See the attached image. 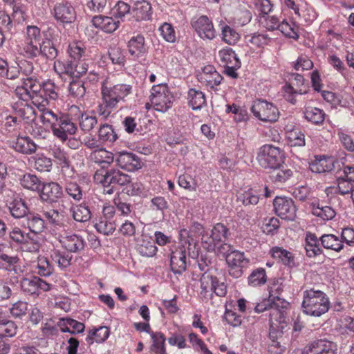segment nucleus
Masks as SVG:
<instances>
[{
  "mask_svg": "<svg viewBox=\"0 0 354 354\" xmlns=\"http://www.w3.org/2000/svg\"><path fill=\"white\" fill-rule=\"evenodd\" d=\"M59 241L66 250L71 253L82 252L86 245L84 239L81 235L75 233L60 235Z\"/></svg>",
  "mask_w": 354,
  "mask_h": 354,
  "instance_id": "nucleus-20",
  "label": "nucleus"
},
{
  "mask_svg": "<svg viewBox=\"0 0 354 354\" xmlns=\"http://www.w3.org/2000/svg\"><path fill=\"white\" fill-rule=\"evenodd\" d=\"M325 113L323 110L316 107H308L304 111L305 119L314 124H321L325 119Z\"/></svg>",
  "mask_w": 354,
  "mask_h": 354,
  "instance_id": "nucleus-45",
  "label": "nucleus"
},
{
  "mask_svg": "<svg viewBox=\"0 0 354 354\" xmlns=\"http://www.w3.org/2000/svg\"><path fill=\"white\" fill-rule=\"evenodd\" d=\"M0 268L8 272L10 276L19 277L24 271L22 261L17 255L0 254Z\"/></svg>",
  "mask_w": 354,
  "mask_h": 354,
  "instance_id": "nucleus-21",
  "label": "nucleus"
},
{
  "mask_svg": "<svg viewBox=\"0 0 354 354\" xmlns=\"http://www.w3.org/2000/svg\"><path fill=\"white\" fill-rule=\"evenodd\" d=\"M133 12L137 20H149L152 15L151 4L147 0L135 2Z\"/></svg>",
  "mask_w": 354,
  "mask_h": 354,
  "instance_id": "nucleus-32",
  "label": "nucleus"
},
{
  "mask_svg": "<svg viewBox=\"0 0 354 354\" xmlns=\"http://www.w3.org/2000/svg\"><path fill=\"white\" fill-rule=\"evenodd\" d=\"M152 344L151 351L156 354H166L165 337L160 332H152L150 334Z\"/></svg>",
  "mask_w": 354,
  "mask_h": 354,
  "instance_id": "nucleus-44",
  "label": "nucleus"
},
{
  "mask_svg": "<svg viewBox=\"0 0 354 354\" xmlns=\"http://www.w3.org/2000/svg\"><path fill=\"white\" fill-rule=\"evenodd\" d=\"M270 336L277 337L288 328V322L284 314L277 308L269 309Z\"/></svg>",
  "mask_w": 354,
  "mask_h": 354,
  "instance_id": "nucleus-17",
  "label": "nucleus"
},
{
  "mask_svg": "<svg viewBox=\"0 0 354 354\" xmlns=\"http://www.w3.org/2000/svg\"><path fill=\"white\" fill-rule=\"evenodd\" d=\"M42 84L35 77L23 78L22 85L15 89V95L20 100H31L40 113L47 111V101L41 95Z\"/></svg>",
  "mask_w": 354,
  "mask_h": 354,
  "instance_id": "nucleus-5",
  "label": "nucleus"
},
{
  "mask_svg": "<svg viewBox=\"0 0 354 354\" xmlns=\"http://www.w3.org/2000/svg\"><path fill=\"white\" fill-rule=\"evenodd\" d=\"M12 196V200L8 202V207L11 215L16 218L24 217L28 212L26 203L19 196H15V194Z\"/></svg>",
  "mask_w": 354,
  "mask_h": 354,
  "instance_id": "nucleus-30",
  "label": "nucleus"
},
{
  "mask_svg": "<svg viewBox=\"0 0 354 354\" xmlns=\"http://www.w3.org/2000/svg\"><path fill=\"white\" fill-rule=\"evenodd\" d=\"M221 39L229 45H234L240 39L239 33L233 28L225 23H221Z\"/></svg>",
  "mask_w": 354,
  "mask_h": 354,
  "instance_id": "nucleus-40",
  "label": "nucleus"
},
{
  "mask_svg": "<svg viewBox=\"0 0 354 354\" xmlns=\"http://www.w3.org/2000/svg\"><path fill=\"white\" fill-rule=\"evenodd\" d=\"M312 213L314 216L319 217L324 221L331 220L336 214L335 210L331 207L320 205L319 204L317 205H313Z\"/></svg>",
  "mask_w": 354,
  "mask_h": 354,
  "instance_id": "nucleus-52",
  "label": "nucleus"
},
{
  "mask_svg": "<svg viewBox=\"0 0 354 354\" xmlns=\"http://www.w3.org/2000/svg\"><path fill=\"white\" fill-rule=\"evenodd\" d=\"M99 140L102 142L113 143L115 142L118 136L111 125H102L98 131Z\"/></svg>",
  "mask_w": 354,
  "mask_h": 354,
  "instance_id": "nucleus-55",
  "label": "nucleus"
},
{
  "mask_svg": "<svg viewBox=\"0 0 354 354\" xmlns=\"http://www.w3.org/2000/svg\"><path fill=\"white\" fill-rule=\"evenodd\" d=\"M187 100L193 110H200L206 104L205 94L201 91L196 88L189 90Z\"/></svg>",
  "mask_w": 354,
  "mask_h": 354,
  "instance_id": "nucleus-36",
  "label": "nucleus"
},
{
  "mask_svg": "<svg viewBox=\"0 0 354 354\" xmlns=\"http://www.w3.org/2000/svg\"><path fill=\"white\" fill-rule=\"evenodd\" d=\"M25 57L33 59L41 56L53 59L57 56V50L52 40L36 26H28L21 48Z\"/></svg>",
  "mask_w": 354,
  "mask_h": 354,
  "instance_id": "nucleus-1",
  "label": "nucleus"
},
{
  "mask_svg": "<svg viewBox=\"0 0 354 354\" xmlns=\"http://www.w3.org/2000/svg\"><path fill=\"white\" fill-rule=\"evenodd\" d=\"M28 101L19 99V101L14 103L12 108L19 116L29 122L35 119L37 113Z\"/></svg>",
  "mask_w": 354,
  "mask_h": 354,
  "instance_id": "nucleus-29",
  "label": "nucleus"
},
{
  "mask_svg": "<svg viewBox=\"0 0 354 354\" xmlns=\"http://www.w3.org/2000/svg\"><path fill=\"white\" fill-rule=\"evenodd\" d=\"M322 245L326 248L339 252L343 248L342 241L337 236L332 234H324L320 238Z\"/></svg>",
  "mask_w": 354,
  "mask_h": 354,
  "instance_id": "nucleus-43",
  "label": "nucleus"
},
{
  "mask_svg": "<svg viewBox=\"0 0 354 354\" xmlns=\"http://www.w3.org/2000/svg\"><path fill=\"white\" fill-rule=\"evenodd\" d=\"M52 13L55 20L63 24H71L76 19L75 8L67 2L56 3Z\"/></svg>",
  "mask_w": 354,
  "mask_h": 354,
  "instance_id": "nucleus-23",
  "label": "nucleus"
},
{
  "mask_svg": "<svg viewBox=\"0 0 354 354\" xmlns=\"http://www.w3.org/2000/svg\"><path fill=\"white\" fill-rule=\"evenodd\" d=\"M92 158L97 163H105L109 165L113 162L114 159H115V156L104 149L100 148L99 149L93 151L92 153Z\"/></svg>",
  "mask_w": 354,
  "mask_h": 354,
  "instance_id": "nucleus-59",
  "label": "nucleus"
},
{
  "mask_svg": "<svg viewBox=\"0 0 354 354\" xmlns=\"http://www.w3.org/2000/svg\"><path fill=\"white\" fill-rule=\"evenodd\" d=\"M57 87L55 84L51 81H47L42 83V89L41 95L47 101V106L49 104L50 100H55L57 98L58 94L57 92Z\"/></svg>",
  "mask_w": 354,
  "mask_h": 354,
  "instance_id": "nucleus-62",
  "label": "nucleus"
},
{
  "mask_svg": "<svg viewBox=\"0 0 354 354\" xmlns=\"http://www.w3.org/2000/svg\"><path fill=\"white\" fill-rule=\"evenodd\" d=\"M102 103L97 107V112L103 118H107L115 109L119 102H124L126 97L132 93L133 86L125 83L113 84L111 78L105 77L101 82Z\"/></svg>",
  "mask_w": 354,
  "mask_h": 354,
  "instance_id": "nucleus-2",
  "label": "nucleus"
},
{
  "mask_svg": "<svg viewBox=\"0 0 354 354\" xmlns=\"http://www.w3.org/2000/svg\"><path fill=\"white\" fill-rule=\"evenodd\" d=\"M110 330L107 326H100L90 330L86 337L88 344H93L94 342H104L109 337Z\"/></svg>",
  "mask_w": 354,
  "mask_h": 354,
  "instance_id": "nucleus-35",
  "label": "nucleus"
},
{
  "mask_svg": "<svg viewBox=\"0 0 354 354\" xmlns=\"http://www.w3.org/2000/svg\"><path fill=\"white\" fill-rule=\"evenodd\" d=\"M39 192L41 199L49 203L57 202L63 194L62 187L55 182L42 183Z\"/></svg>",
  "mask_w": 354,
  "mask_h": 354,
  "instance_id": "nucleus-24",
  "label": "nucleus"
},
{
  "mask_svg": "<svg viewBox=\"0 0 354 354\" xmlns=\"http://www.w3.org/2000/svg\"><path fill=\"white\" fill-rule=\"evenodd\" d=\"M192 26L198 36L203 40H213L217 35L212 21L205 15L193 19Z\"/></svg>",
  "mask_w": 354,
  "mask_h": 354,
  "instance_id": "nucleus-15",
  "label": "nucleus"
},
{
  "mask_svg": "<svg viewBox=\"0 0 354 354\" xmlns=\"http://www.w3.org/2000/svg\"><path fill=\"white\" fill-rule=\"evenodd\" d=\"M41 123L50 127L53 135L62 142L68 140V136L74 135L77 131V126L66 115L59 111L48 109L39 114Z\"/></svg>",
  "mask_w": 354,
  "mask_h": 354,
  "instance_id": "nucleus-4",
  "label": "nucleus"
},
{
  "mask_svg": "<svg viewBox=\"0 0 354 354\" xmlns=\"http://www.w3.org/2000/svg\"><path fill=\"white\" fill-rule=\"evenodd\" d=\"M95 227L96 230L104 235L112 234L115 230V223L111 219L100 217L99 221L95 223Z\"/></svg>",
  "mask_w": 354,
  "mask_h": 354,
  "instance_id": "nucleus-57",
  "label": "nucleus"
},
{
  "mask_svg": "<svg viewBox=\"0 0 354 354\" xmlns=\"http://www.w3.org/2000/svg\"><path fill=\"white\" fill-rule=\"evenodd\" d=\"M211 264L212 260L207 255H201L198 261L199 269L204 271L200 279L201 290L199 295L203 299L205 300L212 299L214 294L218 297H225L227 294L225 283L219 281L216 277L213 276L209 272V267Z\"/></svg>",
  "mask_w": 354,
  "mask_h": 354,
  "instance_id": "nucleus-3",
  "label": "nucleus"
},
{
  "mask_svg": "<svg viewBox=\"0 0 354 354\" xmlns=\"http://www.w3.org/2000/svg\"><path fill=\"white\" fill-rule=\"evenodd\" d=\"M20 286L22 291L26 294L36 296H38L41 291H49L52 287L51 284L38 277L23 278Z\"/></svg>",
  "mask_w": 354,
  "mask_h": 354,
  "instance_id": "nucleus-16",
  "label": "nucleus"
},
{
  "mask_svg": "<svg viewBox=\"0 0 354 354\" xmlns=\"http://www.w3.org/2000/svg\"><path fill=\"white\" fill-rule=\"evenodd\" d=\"M336 345L325 339L313 342L308 347L306 354H335Z\"/></svg>",
  "mask_w": 354,
  "mask_h": 354,
  "instance_id": "nucleus-28",
  "label": "nucleus"
},
{
  "mask_svg": "<svg viewBox=\"0 0 354 354\" xmlns=\"http://www.w3.org/2000/svg\"><path fill=\"white\" fill-rule=\"evenodd\" d=\"M245 43L251 48H263L271 39L266 34L256 32L245 37Z\"/></svg>",
  "mask_w": 354,
  "mask_h": 354,
  "instance_id": "nucleus-37",
  "label": "nucleus"
},
{
  "mask_svg": "<svg viewBox=\"0 0 354 354\" xmlns=\"http://www.w3.org/2000/svg\"><path fill=\"white\" fill-rule=\"evenodd\" d=\"M319 241L315 234L310 232H306L304 245L306 254L308 257H315L322 253Z\"/></svg>",
  "mask_w": 354,
  "mask_h": 354,
  "instance_id": "nucleus-27",
  "label": "nucleus"
},
{
  "mask_svg": "<svg viewBox=\"0 0 354 354\" xmlns=\"http://www.w3.org/2000/svg\"><path fill=\"white\" fill-rule=\"evenodd\" d=\"M174 97L167 83L153 85L150 90L149 104L156 111L165 113L172 106Z\"/></svg>",
  "mask_w": 354,
  "mask_h": 354,
  "instance_id": "nucleus-8",
  "label": "nucleus"
},
{
  "mask_svg": "<svg viewBox=\"0 0 354 354\" xmlns=\"http://www.w3.org/2000/svg\"><path fill=\"white\" fill-rule=\"evenodd\" d=\"M301 307L305 314L320 317L329 310L330 301L324 292L310 289L305 290L303 293Z\"/></svg>",
  "mask_w": 354,
  "mask_h": 354,
  "instance_id": "nucleus-7",
  "label": "nucleus"
},
{
  "mask_svg": "<svg viewBox=\"0 0 354 354\" xmlns=\"http://www.w3.org/2000/svg\"><path fill=\"white\" fill-rule=\"evenodd\" d=\"M344 163L339 160H335L331 156H316L315 160L309 165L310 169L317 174L326 173L334 171L336 174L342 171Z\"/></svg>",
  "mask_w": 354,
  "mask_h": 354,
  "instance_id": "nucleus-13",
  "label": "nucleus"
},
{
  "mask_svg": "<svg viewBox=\"0 0 354 354\" xmlns=\"http://www.w3.org/2000/svg\"><path fill=\"white\" fill-rule=\"evenodd\" d=\"M286 138L291 147H304L306 145L305 135L299 129L287 131Z\"/></svg>",
  "mask_w": 354,
  "mask_h": 354,
  "instance_id": "nucleus-47",
  "label": "nucleus"
},
{
  "mask_svg": "<svg viewBox=\"0 0 354 354\" xmlns=\"http://www.w3.org/2000/svg\"><path fill=\"white\" fill-rule=\"evenodd\" d=\"M49 153L62 168H68L70 162L66 152L59 146L53 145L49 147Z\"/></svg>",
  "mask_w": 354,
  "mask_h": 354,
  "instance_id": "nucleus-46",
  "label": "nucleus"
},
{
  "mask_svg": "<svg viewBox=\"0 0 354 354\" xmlns=\"http://www.w3.org/2000/svg\"><path fill=\"white\" fill-rule=\"evenodd\" d=\"M186 249L185 247H178L171 252L170 258V267L175 274H181L187 268Z\"/></svg>",
  "mask_w": 354,
  "mask_h": 354,
  "instance_id": "nucleus-25",
  "label": "nucleus"
},
{
  "mask_svg": "<svg viewBox=\"0 0 354 354\" xmlns=\"http://www.w3.org/2000/svg\"><path fill=\"white\" fill-rule=\"evenodd\" d=\"M27 226L30 233L39 234L46 227L44 220L39 214H30L27 218Z\"/></svg>",
  "mask_w": 354,
  "mask_h": 354,
  "instance_id": "nucleus-50",
  "label": "nucleus"
},
{
  "mask_svg": "<svg viewBox=\"0 0 354 354\" xmlns=\"http://www.w3.org/2000/svg\"><path fill=\"white\" fill-rule=\"evenodd\" d=\"M196 77L199 82L210 88L218 86L223 80V77L212 65H207L198 71Z\"/></svg>",
  "mask_w": 354,
  "mask_h": 354,
  "instance_id": "nucleus-19",
  "label": "nucleus"
},
{
  "mask_svg": "<svg viewBox=\"0 0 354 354\" xmlns=\"http://www.w3.org/2000/svg\"><path fill=\"white\" fill-rule=\"evenodd\" d=\"M273 206L276 214L282 219L293 221L295 218L297 209L292 198L277 196L273 201Z\"/></svg>",
  "mask_w": 354,
  "mask_h": 354,
  "instance_id": "nucleus-14",
  "label": "nucleus"
},
{
  "mask_svg": "<svg viewBox=\"0 0 354 354\" xmlns=\"http://www.w3.org/2000/svg\"><path fill=\"white\" fill-rule=\"evenodd\" d=\"M117 165L128 171H134L142 167L140 158L135 153L127 151H120L115 154Z\"/></svg>",
  "mask_w": 354,
  "mask_h": 354,
  "instance_id": "nucleus-22",
  "label": "nucleus"
},
{
  "mask_svg": "<svg viewBox=\"0 0 354 354\" xmlns=\"http://www.w3.org/2000/svg\"><path fill=\"white\" fill-rule=\"evenodd\" d=\"M54 70L60 76L65 75L74 77V63L70 61L62 62L57 60L54 63Z\"/></svg>",
  "mask_w": 354,
  "mask_h": 354,
  "instance_id": "nucleus-53",
  "label": "nucleus"
},
{
  "mask_svg": "<svg viewBox=\"0 0 354 354\" xmlns=\"http://www.w3.org/2000/svg\"><path fill=\"white\" fill-rule=\"evenodd\" d=\"M92 23L95 27L101 29L105 32L111 33L118 28L120 21L116 19L113 15L112 17L98 15L93 17Z\"/></svg>",
  "mask_w": 354,
  "mask_h": 354,
  "instance_id": "nucleus-26",
  "label": "nucleus"
},
{
  "mask_svg": "<svg viewBox=\"0 0 354 354\" xmlns=\"http://www.w3.org/2000/svg\"><path fill=\"white\" fill-rule=\"evenodd\" d=\"M33 165L32 167L40 172L50 171L52 168V160L44 155H37L32 158Z\"/></svg>",
  "mask_w": 354,
  "mask_h": 354,
  "instance_id": "nucleus-58",
  "label": "nucleus"
},
{
  "mask_svg": "<svg viewBox=\"0 0 354 354\" xmlns=\"http://www.w3.org/2000/svg\"><path fill=\"white\" fill-rule=\"evenodd\" d=\"M12 147L15 151L24 154H31L37 150L36 144L28 136H19Z\"/></svg>",
  "mask_w": 354,
  "mask_h": 354,
  "instance_id": "nucleus-33",
  "label": "nucleus"
},
{
  "mask_svg": "<svg viewBox=\"0 0 354 354\" xmlns=\"http://www.w3.org/2000/svg\"><path fill=\"white\" fill-rule=\"evenodd\" d=\"M94 180L102 186H123L130 183L131 178L119 169H111L106 171L97 170L94 175Z\"/></svg>",
  "mask_w": 354,
  "mask_h": 354,
  "instance_id": "nucleus-10",
  "label": "nucleus"
},
{
  "mask_svg": "<svg viewBox=\"0 0 354 354\" xmlns=\"http://www.w3.org/2000/svg\"><path fill=\"white\" fill-rule=\"evenodd\" d=\"M113 203L116 207L117 212L124 217H131L134 214L131 204L122 201L120 197H115Z\"/></svg>",
  "mask_w": 354,
  "mask_h": 354,
  "instance_id": "nucleus-56",
  "label": "nucleus"
},
{
  "mask_svg": "<svg viewBox=\"0 0 354 354\" xmlns=\"http://www.w3.org/2000/svg\"><path fill=\"white\" fill-rule=\"evenodd\" d=\"M249 285L256 287L266 283L267 276L264 268H259L254 270L248 278Z\"/></svg>",
  "mask_w": 354,
  "mask_h": 354,
  "instance_id": "nucleus-54",
  "label": "nucleus"
},
{
  "mask_svg": "<svg viewBox=\"0 0 354 354\" xmlns=\"http://www.w3.org/2000/svg\"><path fill=\"white\" fill-rule=\"evenodd\" d=\"M257 160L261 167L277 169L283 162V153L279 147L264 145L259 149Z\"/></svg>",
  "mask_w": 354,
  "mask_h": 354,
  "instance_id": "nucleus-9",
  "label": "nucleus"
},
{
  "mask_svg": "<svg viewBox=\"0 0 354 354\" xmlns=\"http://www.w3.org/2000/svg\"><path fill=\"white\" fill-rule=\"evenodd\" d=\"M97 123V120L96 117L86 113H82L81 116L79 118L80 127L85 132H88L92 130Z\"/></svg>",
  "mask_w": 354,
  "mask_h": 354,
  "instance_id": "nucleus-63",
  "label": "nucleus"
},
{
  "mask_svg": "<svg viewBox=\"0 0 354 354\" xmlns=\"http://www.w3.org/2000/svg\"><path fill=\"white\" fill-rule=\"evenodd\" d=\"M60 332L78 334L84 331L85 326L83 323L69 317L60 318L58 321Z\"/></svg>",
  "mask_w": 354,
  "mask_h": 354,
  "instance_id": "nucleus-31",
  "label": "nucleus"
},
{
  "mask_svg": "<svg viewBox=\"0 0 354 354\" xmlns=\"http://www.w3.org/2000/svg\"><path fill=\"white\" fill-rule=\"evenodd\" d=\"M85 82L81 80H73L68 85V92L71 96L80 99L86 93Z\"/></svg>",
  "mask_w": 354,
  "mask_h": 354,
  "instance_id": "nucleus-61",
  "label": "nucleus"
},
{
  "mask_svg": "<svg viewBox=\"0 0 354 354\" xmlns=\"http://www.w3.org/2000/svg\"><path fill=\"white\" fill-rule=\"evenodd\" d=\"M218 252L225 258L230 275L236 279L241 277L243 273V268L247 267L250 262L245 253L225 243L218 247Z\"/></svg>",
  "mask_w": 354,
  "mask_h": 354,
  "instance_id": "nucleus-6",
  "label": "nucleus"
},
{
  "mask_svg": "<svg viewBox=\"0 0 354 354\" xmlns=\"http://www.w3.org/2000/svg\"><path fill=\"white\" fill-rule=\"evenodd\" d=\"M50 257L52 261L56 263L61 270L68 268L72 260V256L57 248L51 250Z\"/></svg>",
  "mask_w": 354,
  "mask_h": 354,
  "instance_id": "nucleus-39",
  "label": "nucleus"
},
{
  "mask_svg": "<svg viewBox=\"0 0 354 354\" xmlns=\"http://www.w3.org/2000/svg\"><path fill=\"white\" fill-rule=\"evenodd\" d=\"M71 210L74 220L77 222L84 223L89 221L91 218L90 208L85 203L73 205L71 207Z\"/></svg>",
  "mask_w": 354,
  "mask_h": 354,
  "instance_id": "nucleus-42",
  "label": "nucleus"
},
{
  "mask_svg": "<svg viewBox=\"0 0 354 354\" xmlns=\"http://www.w3.org/2000/svg\"><path fill=\"white\" fill-rule=\"evenodd\" d=\"M19 76L18 67L15 66H8V62L0 58V79L15 80Z\"/></svg>",
  "mask_w": 354,
  "mask_h": 354,
  "instance_id": "nucleus-48",
  "label": "nucleus"
},
{
  "mask_svg": "<svg viewBox=\"0 0 354 354\" xmlns=\"http://www.w3.org/2000/svg\"><path fill=\"white\" fill-rule=\"evenodd\" d=\"M338 174L339 176L337 178L338 192L342 195L351 194L352 191L354 190L353 185V183H354V167L344 165Z\"/></svg>",
  "mask_w": 354,
  "mask_h": 354,
  "instance_id": "nucleus-18",
  "label": "nucleus"
},
{
  "mask_svg": "<svg viewBox=\"0 0 354 354\" xmlns=\"http://www.w3.org/2000/svg\"><path fill=\"white\" fill-rule=\"evenodd\" d=\"M218 57L225 67V74L232 78H236V71L240 68L241 63L235 52L229 47H225L218 51Z\"/></svg>",
  "mask_w": 354,
  "mask_h": 354,
  "instance_id": "nucleus-12",
  "label": "nucleus"
},
{
  "mask_svg": "<svg viewBox=\"0 0 354 354\" xmlns=\"http://www.w3.org/2000/svg\"><path fill=\"white\" fill-rule=\"evenodd\" d=\"M298 26L295 23H289L286 20L280 22L279 26L277 30H279L284 35L290 38L297 39L298 35Z\"/></svg>",
  "mask_w": 354,
  "mask_h": 354,
  "instance_id": "nucleus-64",
  "label": "nucleus"
},
{
  "mask_svg": "<svg viewBox=\"0 0 354 354\" xmlns=\"http://www.w3.org/2000/svg\"><path fill=\"white\" fill-rule=\"evenodd\" d=\"M137 250L143 257H153L158 250L155 243L147 239H143L137 245Z\"/></svg>",
  "mask_w": 354,
  "mask_h": 354,
  "instance_id": "nucleus-49",
  "label": "nucleus"
},
{
  "mask_svg": "<svg viewBox=\"0 0 354 354\" xmlns=\"http://www.w3.org/2000/svg\"><path fill=\"white\" fill-rule=\"evenodd\" d=\"M20 184L24 189L39 192L41 189L42 182L36 175L27 173L21 177Z\"/></svg>",
  "mask_w": 354,
  "mask_h": 354,
  "instance_id": "nucleus-38",
  "label": "nucleus"
},
{
  "mask_svg": "<svg viewBox=\"0 0 354 354\" xmlns=\"http://www.w3.org/2000/svg\"><path fill=\"white\" fill-rule=\"evenodd\" d=\"M129 53L135 57H139L145 52V38L140 35L132 37L127 44Z\"/></svg>",
  "mask_w": 354,
  "mask_h": 354,
  "instance_id": "nucleus-41",
  "label": "nucleus"
},
{
  "mask_svg": "<svg viewBox=\"0 0 354 354\" xmlns=\"http://www.w3.org/2000/svg\"><path fill=\"white\" fill-rule=\"evenodd\" d=\"M87 49L81 41L73 42L69 44L68 53L74 60H80L81 58L87 56Z\"/></svg>",
  "mask_w": 354,
  "mask_h": 354,
  "instance_id": "nucleus-51",
  "label": "nucleus"
},
{
  "mask_svg": "<svg viewBox=\"0 0 354 354\" xmlns=\"http://www.w3.org/2000/svg\"><path fill=\"white\" fill-rule=\"evenodd\" d=\"M251 111L256 118L264 122H275L279 116L278 108L272 103L263 100L254 101Z\"/></svg>",
  "mask_w": 354,
  "mask_h": 354,
  "instance_id": "nucleus-11",
  "label": "nucleus"
},
{
  "mask_svg": "<svg viewBox=\"0 0 354 354\" xmlns=\"http://www.w3.org/2000/svg\"><path fill=\"white\" fill-rule=\"evenodd\" d=\"M270 254L274 259L281 261L290 268L296 266L294 255L289 251L279 247H274L270 250Z\"/></svg>",
  "mask_w": 354,
  "mask_h": 354,
  "instance_id": "nucleus-34",
  "label": "nucleus"
},
{
  "mask_svg": "<svg viewBox=\"0 0 354 354\" xmlns=\"http://www.w3.org/2000/svg\"><path fill=\"white\" fill-rule=\"evenodd\" d=\"M64 191L71 198L76 202H80L83 198L84 192L76 182L67 183L64 187Z\"/></svg>",
  "mask_w": 354,
  "mask_h": 354,
  "instance_id": "nucleus-60",
  "label": "nucleus"
}]
</instances>
